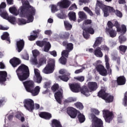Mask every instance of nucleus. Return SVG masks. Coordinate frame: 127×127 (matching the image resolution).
Instances as JSON below:
<instances>
[{"mask_svg":"<svg viewBox=\"0 0 127 127\" xmlns=\"http://www.w3.org/2000/svg\"><path fill=\"white\" fill-rule=\"evenodd\" d=\"M63 38L68 39L70 37V33L69 32H65L62 36Z\"/></svg>","mask_w":127,"mask_h":127,"instance_id":"nucleus-63","label":"nucleus"},{"mask_svg":"<svg viewBox=\"0 0 127 127\" xmlns=\"http://www.w3.org/2000/svg\"><path fill=\"white\" fill-rule=\"evenodd\" d=\"M83 10H84V11H86V12H87V13H88V14H89L90 16H93V15H94L93 11H92V10H91V9H89L88 6L84 7Z\"/></svg>","mask_w":127,"mask_h":127,"instance_id":"nucleus-45","label":"nucleus"},{"mask_svg":"<svg viewBox=\"0 0 127 127\" xmlns=\"http://www.w3.org/2000/svg\"><path fill=\"white\" fill-rule=\"evenodd\" d=\"M66 113L71 119H75L80 111L73 107H68L66 109Z\"/></svg>","mask_w":127,"mask_h":127,"instance_id":"nucleus-9","label":"nucleus"},{"mask_svg":"<svg viewBox=\"0 0 127 127\" xmlns=\"http://www.w3.org/2000/svg\"><path fill=\"white\" fill-rule=\"evenodd\" d=\"M40 92V87L39 86H37L33 89H32L30 91L28 92V93H31L32 96H37L39 92Z\"/></svg>","mask_w":127,"mask_h":127,"instance_id":"nucleus-25","label":"nucleus"},{"mask_svg":"<svg viewBox=\"0 0 127 127\" xmlns=\"http://www.w3.org/2000/svg\"><path fill=\"white\" fill-rule=\"evenodd\" d=\"M1 39L2 40H6L8 41L9 43H10V38H9V34L7 32H4L2 35L1 36Z\"/></svg>","mask_w":127,"mask_h":127,"instance_id":"nucleus-31","label":"nucleus"},{"mask_svg":"<svg viewBox=\"0 0 127 127\" xmlns=\"http://www.w3.org/2000/svg\"><path fill=\"white\" fill-rule=\"evenodd\" d=\"M28 22L26 21V20L24 18H19L18 19V24L19 25H23V24H26Z\"/></svg>","mask_w":127,"mask_h":127,"instance_id":"nucleus-47","label":"nucleus"},{"mask_svg":"<svg viewBox=\"0 0 127 127\" xmlns=\"http://www.w3.org/2000/svg\"><path fill=\"white\" fill-rule=\"evenodd\" d=\"M76 98H74L72 97L68 98L67 100H65V103H72L73 102H76Z\"/></svg>","mask_w":127,"mask_h":127,"instance_id":"nucleus-54","label":"nucleus"},{"mask_svg":"<svg viewBox=\"0 0 127 127\" xmlns=\"http://www.w3.org/2000/svg\"><path fill=\"white\" fill-rule=\"evenodd\" d=\"M9 11L10 12V13H12V14H13L14 15H18V12H17V9H16V7H10L9 8Z\"/></svg>","mask_w":127,"mask_h":127,"instance_id":"nucleus-35","label":"nucleus"},{"mask_svg":"<svg viewBox=\"0 0 127 127\" xmlns=\"http://www.w3.org/2000/svg\"><path fill=\"white\" fill-rule=\"evenodd\" d=\"M9 63L11 64L12 67L15 68V67H17L18 65L21 64V61L17 58H13V59L10 60Z\"/></svg>","mask_w":127,"mask_h":127,"instance_id":"nucleus-18","label":"nucleus"},{"mask_svg":"<svg viewBox=\"0 0 127 127\" xmlns=\"http://www.w3.org/2000/svg\"><path fill=\"white\" fill-rule=\"evenodd\" d=\"M99 74L101 75V76H107V75H108V71L104 68L99 72Z\"/></svg>","mask_w":127,"mask_h":127,"instance_id":"nucleus-55","label":"nucleus"},{"mask_svg":"<svg viewBox=\"0 0 127 127\" xmlns=\"http://www.w3.org/2000/svg\"><path fill=\"white\" fill-rule=\"evenodd\" d=\"M60 74H61L62 75L59 76V78L64 82H68L70 80V73H66L64 74V70L61 69L59 71Z\"/></svg>","mask_w":127,"mask_h":127,"instance_id":"nucleus-11","label":"nucleus"},{"mask_svg":"<svg viewBox=\"0 0 127 127\" xmlns=\"http://www.w3.org/2000/svg\"><path fill=\"white\" fill-rule=\"evenodd\" d=\"M96 6H99L100 8H101V9H102V11L103 12V13H104V16L105 17V11H104V10L105 9V8H106V7H107V6H110L104 5V4H103V3L101 2L100 1L97 0L96 3Z\"/></svg>","mask_w":127,"mask_h":127,"instance_id":"nucleus-30","label":"nucleus"},{"mask_svg":"<svg viewBox=\"0 0 127 127\" xmlns=\"http://www.w3.org/2000/svg\"><path fill=\"white\" fill-rule=\"evenodd\" d=\"M38 37V36L37 34L33 35H31L30 36L28 37V39L30 40V41H33L35 40L36 38Z\"/></svg>","mask_w":127,"mask_h":127,"instance_id":"nucleus-53","label":"nucleus"},{"mask_svg":"<svg viewBox=\"0 0 127 127\" xmlns=\"http://www.w3.org/2000/svg\"><path fill=\"white\" fill-rule=\"evenodd\" d=\"M50 48H51V44H50V43H49V42L46 41V43L44 45V51L45 52H48V51H49V50H50Z\"/></svg>","mask_w":127,"mask_h":127,"instance_id":"nucleus-38","label":"nucleus"},{"mask_svg":"<svg viewBox=\"0 0 127 127\" xmlns=\"http://www.w3.org/2000/svg\"><path fill=\"white\" fill-rule=\"evenodd\" d=\"M64 27L66 29V30H71L72 29V25L69 22L67 21H64Z\"/></svg>","mask_w":127,"mask_h":127,"instance_id":"nucleus-41","label":"nucleus"},{"mask_svg":"<svg viewBox=\"0 0 127 127\" xmlns=\"http://www.w3.org/2000/svg\"><path fill=\"white\" fill-rule=\"evenodd\" d=\"M90 117L93 121L92 127H104V123H103V121L101 119L98 118L93 113L90 114Z\"/></svg>","mask_w":127,"mask_h":127,"instance_id":"nucleus-5","label":"nucleus"},{"mask_svg":"<svg viewBox=\"0 0 127 127\" xmlns=\"http://www.w3.org/2000/svg\"><path fill=\"white\" fill-rule=\"evenodd\" d=\"M55 98L57 102L59 104H61L62 103V98H63V94L61 91H58L55 93Z\"/></svg>","mask_w":127,"mask_h":127,"instance_id":"nucleus-24","label":"nucleus"},{"mask_svg":"<svg viewBox=\"0 0 127 127\" xmlns=\"http://www.w3.org/2000/svg\"><path fill=\"white\" fill-rule=\"evenodd\" d=\"M121 27V33H123V34H126L127 32V26H126L125 25H122Z\"/></svg>","mask_w":127,"mask_h":127,"instance_id":"nucleus-58","label":"nucleus"},{"mask_svg":"<svg viewBox=\"0 0 127 127\" xmlns=\"http://www.w3.org/2000/svg\"><path fill=\"white\" fill-rule=\"evenodd\" d=\"M93 53L96 57H98L99 58H102V57L103 56V52H102V49L100 47L96 48L94 50Z\"/></svg>","mask_w":127,"mask_h":127,"instance_id":"nucleus-23","label":"nucleus"},{"mask_svg":"<svg viewBox=\"0 0 127 127\" xmlns=\"http://www.w3.org/2000/svg\"><path fill=\"white\" fill-rule=\"evenodd\" d=\"M58 4L55 5V4H52L51 5V11L52 13H55V12L58 11L59 10V9H58Z\"/></svg>","mask_w":127,"mask_h":127,"instance_id":"nucleus-42","label":"nucleus"},{"mask_svg":"<svg viewBox=\"0 0 127 127\" xmlns=\"http://www.w3.org/2000/svg\"><path fill=\"white\" fill-rule=\"evenodd\" d=\"M106 32L109 34L110 37H112V38H114V37L117 36V31L113 29H107Z\"/></svg>","mask_w":127,"mask_h":127,"instance_id":"nucleus-33","label":"nucleus"},{"mask_svg":"<svg viewBox=\"0 0 127 127\" xmlns=\"http://www.w3.org/2000/svg\"><path fill=\"white\" fill-rule=\"evenodd\" d=\"M106 103H112L114 101V96L108 93L107 96L104 99Z\"/></svg>","mask_w":127,"mask_h":127,"instance_id":"nucleus-34","label":"nucleus"},{"mask_svg":"<svg viewBox=\"0 0 127 127\" xmlns=\"http://www.w3.org/2000/svg\"><path fill=\"white\" fill-rule=\"evenodd\" d=\"M68 85L71 91L73 93H79L80 92L81 86L78 83H69Z\"/></svg>","mask_w":127,"mask_h":127,"instance_id":"nucleus-13","label":"nucleus"},{"mask_svg":"<svg viewBox=\"0 0 127 127\" xmlns=\"http://www.w3.org/2000/svg\"><path fill=\"white\" fill-rule=\"evenodd\" d=\"M56 15L57 17L59 18H61V19H63L64 18H65V14L63 13H60L56 14Z\"/></svg>","mask_w":127,"mask_h":127,"instance_id":"nucleus-61","label":"nucleus"},{"mask_svg":"<svg viewBox=\"0 0 127 127\" xmlns=\"http://www.w3.org/2000/svg\"><path fill=\"white\" fill-rule=\"evenodd\" d=\"M102 40H103V38L99 37L96 38L95 42L93 46V48H96L98 47L102 43Z\"/></svg>","mask_w":127,"mask_h":127,"instance_id":"nucleus-32","label":"nucleus"},{"mask_svg":"<svg viewBox=\"0 0 127 127\" xmlns=\"http://www.w3.org/2000/svg\"><path fill=\"white\" fill-rule=\"evenodd\" d=\"M24 107L31 113H33L34 110V101L32 99H28L24 101Z\"/></svg>","mask_w":127,"mask_h":127,"instance_id":"nucleus-7","label":"nucleus"},{"mask_svg":"<svg viewBox=\"0 0 127 127\" xmlns=\"http://www.w3.org/2000/svg\"><path fill=\"white\" fill-rule=\"evenodd\" d=\"M63 45L65 47V50L71 52L74 49V45L72 43H68L67 41L63 42Z\"/></svg>","mask_w":127,"mask_h":127,"instance_id":"nucleus-17","label":"nucleus"},{"mask_svg":"<svg viewBox=\"0 0 127 127\" xmlns=\"http://www.w3.org/2000/svg\"><path fill=\"white\" fill-rule=\"evenodd\" d=\"M117 85L118 86H123L126 84L127 82V79L125 76L122 75L119 76L117 79Z\"/></svg>","mask_w":127,"mask_h":127,"instance_id":"nucleus-21","label":"nucleus"},{"mask_svg":"<svg viewBox=\"0 0 127 127\" xmlns=\"http://www.w3.org/2000/svg\"><path fill=\"white\" fill-rule=\"evenodd\" d=\"M68 17L71 21H76L77 19L76 13L74 11H70L68 14Z\"/></svg>","mask_w":127,"mask_h":127,"instance_id":"nucleus-28","label":"nucleus"},{"mask_svg":"<svg viewBox=\"0 0 127 127\" xmlns=\"http://www.w3.org/2000/svg\"><path fill=\"white\" fill-rule=\"evenodd\" d=\"M39 116L45 120H50L52 118V115L48 112H41L39 114Z\"/></svg>","mask_w":127,"mask_h":127,"instance_id":"nucleus-22","label":"nucleus"},{"mask_svg":"<svg viewBox=\"0 0 127 127\" xmlns=\"http://www.w3.org/2000/svg\"><path fill=\"white\" fill-rule=\"evenodd\" d=\"M58 89H59V85L57 83L54 84L51 87L52 91L53 92H56Z\"/></svg>","mask_w":127,"mask_h":127,"instance_id":"nucleus-51","label":"nucleus"},{"mask_svg":"<svg viewBox=\"0 0 127 127\" xmlns=\"http://www.w3.org/2000/svg\"><path fill=\"white\" fill-rule=\"evenodd\" d=\"M23 84L27 92L30 91V90H32V89H34V87H35L34 81L32 80H28L23 82Z\"/></svg>","mask_w":127,"mask_h":127,"instance_id":"nucleus-10","label":"nucleus"},{"mask_svg":"<svg viewBox=\"0 0 127 127\" xmlns=\"http://www.w3.org/2000/svg\"><path fill=\"white\" fill-rule=\"evenodd\" d=\"M94 33L95 30H94V29L92 27V26H90L83 29L82 35L85 39H89L90 34H94Z\"/></svg>","mask_w":127,"mask_h":127,"instance_id":"nucleus-8","label":"nucleus"},{"mask_svg":"<svg viewBox=\"0 0 127 127\" xmlns=\"http://www.w3.org/2000/svg\"><path fill=\"white\" fill-rule=\"evenodd\" d=\"M16 73L20 81H25L29 77V68L24 64H21L16 70Z\"/></svg>","mask_w":127,"mask_h":127,"instance_id":"nucleus-2","label":"nucleus"},{"mask_svg":"<svg viewBox=\"0 0 127 127\" xmlns=\"http://www.w3.org/2000/svg\"><path fill=\"white\" fill-rule=\"evenodd\" d=\"M119 50L120 53L122 55H124L126 54L127 50V46L126 45H121L119 47Z\"/></svg>","mask_w":127,"mask_h":127,"instance_id":"nucleus-29","label":"nucleus"},{"mask_svg":"<svg viewBox=\"0 0 127 127\" xmlns=\"http://www.w3.org/2000/svg\"><path fill=\"white\" fill-rule=\"evenodd\" d=\"M24 40L23 39L20 40L16 42V50L18 52L20 53L23 50V48H24Z\"/></svg>","mask_w":127,"mask_h":127,"instance_id":"nucleus-15","label":"nucleus"},{"mask_svg":"<svg viewBox=\"0 0 127 127\" xmlns=\"http://www.w3.org/2000/svg\"><path fill=\"white\" fill-rule=\"evenodd\" d=\"M44 64H46V59L44 57L41 58L39 59V66H42V65H44Z\"/></svg>","mask_w":127,"mask_h":127,"instance_id":"nucleus-48","label":"nucleus"},{"mask_svg":"<svg viewBox=\"0 0 127 127\" xmlns=\"http://www.w3.org/2000/svg\"><path fill=\"white\" fill-rule=\"evenodd\" d=\"M69 53H70L69 51L67 50H64L62 52V56H64V57H66V58H68V56H69Z\"/></svg>","mask_w":127,"mask_h":127,"instance_id":"nucleus-49","label":"nucleus"},{"mask_svg":"<svg viewBox=\"0 0 127 127\" xmlns=\"http://www.w3.org/2000/svg\"><path fill=\"white\" fill-rule=\"evenodd\" d=\"M54 67H55V61L54 60H51L44 68L43 72L45 74L53 73V71H54Z\"/></svg>","mask_w":127,"mask_h":127,"instance_id":"nucleus-4","label":"nucleus"},{"mask_svg":"<svg viewBox=\"0 0 127 127\" xmlns=\"http://www.w3.org/2000/svg\"><path fill=\"white\" fill-rule=\"evenodd\" d=\"M46 43V41H37L36 42V44L37 46H39V47H43L44 45H45V44Z\"/></svg>","mask_w":127,"mask_h":127,"instance_id":"nucleus-44","label":"nucleus"},{"mask_svg":"<svg viewBox=\"0 0 127 127\" xmlns=\"http://www.w3.org/2000/svg\"><path fill=\"white\" fill-rule=\"evenodd\" d=\"M71 5V1L69 0H61L58 2V5L60 8H68Z\"/></svg>","mask_w":127,"mask_h":127,"instance_id":"nucleus-12","label":"nucleus"},{"mask_svg":"<svg viewBox=\"0 0 127 127\" xmlns=\"http://www.w3.org/2000/svg\"><path fill=\"white\" fill-rule=\"evenodd\" d=\"M32 53L34 58H36V57L39 55V51H38L37 50L32 51Z\"/></svg>","mask_w":127,"mask_h":127,"instance_id":"nucleus-60","label":"nucleus"},{"mask_svg":"<svg viewBox=\"0 0 127 127\" xmlns=\"http://www.w3.org/2000/svg\"><path fill=\"white\" fill-rule=\"evenodd\" d=\"M74 106L77 109H78V110H83V109H84V106L81 102H76L74 103Z\"/></svg>","mask_w":127,"mask_h":127,"instance_id":"nucleus-46","label":"nucleus"},{"mask_svg":"<svg viewBox=\"0 0 127 127\" xmlns=\"http://www.w3.org/2000/svg\"><path fill=\"white\" fill-rule=\"evenodd\" d=\"M20 14L23 17H26L28 22H32L34 19V15L36 13V9L30 5L28 0H25L23 3V6L20 7Z\"/></svg>","mask_w":127,"mask_h":127,"instance_id":"nucleus-1","label":"nucleus"},{"mask_svg":"<svg viewBox=\"0 0 127 127\" xmlns=\"http://www.w3.org/2000/svg\"><path fill=\"white\" fill-rule=\"evenodd\" d=\"M78 114H79L77 116V118L78 119L79 123H84V122H85V120H86V118H85V116L81 113L80 112Z\"/></svg>","mask_w":127,"mask_h":127,"instance_id":"nucleus-37","label":"nucleus"},{"mask_svg":"<svg viewBox=\"0 0 127 127\" xmlns=\"http://www.w3.org/2000/svg\"><path fill=\"white\" fill-rule=\"evenodd\" d=\"M87 87L90 92H94L98 89V83L96 82H89L87 83Z\"/></svg>","mask_w":127,"mask_h":127,"instance_id":"nucleus-16","label":"nucleus"},{"mask_svg":"<svg viewBox=\"0 0 127 127\" xmlns=\"http://www.w3.org/2000/svg\"><path fill=\"white\" fill-rule=\"evenodd\" d=\"M105 17H108L110 15V13H115L117 16L120 17V18L123 17V13L118 10H115L112 6H107L105 7L104 9Z\"/></svg>","mask_w":127,"mask_h":127,"instance_id":"nucleus-3","label":"nucleus"},{"mask_svg":"<svg viewBox=\"0 0 127 127\" xmlns=\"http://www.w3.org/2000/svg\"><path fill=\"white\" fill-rule=\"evenodd\" d=\"M119 41L120 44H123V43H125V42L127 41V37L123 35H121L119 37Z\"/></svg>","mask_w":127,"mask_h":127,"instance_id":"nucleus-40","label":"nucleus"},{"mask_svg":"<svg viewBox=\"0 0 127 127\" xmlns=\"http://www.w3.org/2000/svg\"><path fill=\"white\" fill-rule=\"evenodd\" d=\"M105 68V67H104V65H102V64H99L96 66V70L98 72H99V73L102 71L104 68Z\"/></svg>","mask_w":127,"mask_h":127,"instance_id":"nucleus-57","label":"nucleus"},{"mask_svg":"<svg viewBox=\"0 0 127 127\" xmlns=\"http://www.w3.org/2000/svg\"><path fill=\"white\" fill-rule=\"evenodd\" d=\"M51 126L52 127H63L61 124V122L57 119H53L52 121Z\"/></svg>","mask_w":127,"mask_h":127,"instance_id":"nucleus-27","label":"nucleus"},{"mask_svg":"<svg viewBox=\"0 0 127 127\" xmlns=\"http://www.w3.org/2000/svg\"><path fill=\"white\" fill-rule=\"evenodd\" d=\"M100 48L101 50H104V51H110V48L105 45H101Z\"/></svg>","mask_w":127,"mask_h":127,"instance_id":"nucleus-59","label":"nucleus"},{"mask_svg":"<svg viewBox=\"0 0 127 127\" xmlns=\"http://www.w3.org/2000/svg\"><path fill=\"white\" fill-rule=\"evenodd\" d=\"M7 78V72L5 71H0V84L5 85V81Z\"/></svg>","mask_w":127,"mask_h":127,"instance_id":"nucleus-14","label":"nucleus"},{"mask_svg":"<svg viewBox=\"0 0 127 127\" xmlns=\"http://www.w3.org/2000/svg\"><path fill=\"white\" fill-rule=\"evenodd\" d=\"M74 79L79 81V82H84L85 81V77L83 76H77L74 77Z\"/></svg>","mask_w":127,"mask_h":127,"instance_id":"nucleus-52","label":"nucleus"},{"mask_svg":"<svg viewBox=\"0 0 127 127\" xmlns=\"http://www.w3.org/2000/svg\"><path fill=\"white\" fill-rule=\"evenodd\" d=\"M59 62L63 65H66L67 64V59L64 56H62L59 59Z\"/></svg>","mask_w":127,"mask_h":127,"instance_id":"nucleus-43","label":"nucleus"},{"mask_svg":"<svg viewBox=\"0 0 127 127\" xmlns=\"http://www.w3.org/2000/svg\"><path fill=\"white\" fill-rule=\"evenodd\" d=\"M34 73L36 76L35 81L38 84H40L42 81V76L40 75L39 70L37 68L34 69Z\"/></svg>","mask_w":127,"mask_h":127,"instance_id":"nucleus-20","label":"nucleus"},{"mask_svg":"<svg viewBox=\"0 0 127 127\" xmlns=\"http://www.w3.org/2000/svg\"><path fill=\"white\" fill-rule=\"evenodd\" d=\"M50 85H51V82L50 81L47 82L45 83L44 87L46 89H48V88H50Z\"/></svg>","mask_w":127,"mask_h":127,"instance_id":"nucleus-64","label":"nucleus"},{"mask_svg":"<svg viewBox=\"0 0 127 127\" xmlns=\"http://www.w3.org/2000/svg\"><path fill=\"white\" fill-rule=\"evenodd\" d=\"M7 19L9 21V22H11V23H12L15 21V17L13 16H8Z\"/></svg>","mask_w":127,"mask_h":127,"instance_id":"nucleus-62","label":"nucleus"},{"mask_svg":"<svg viewBox=\"0 0 127 127\" xmlns=\"http://www.w3.org/2000/svg\"><path fill=\"white\" fill-rule=\"evenodd\" d=\"M5 7H6V4L4 2H2L0 4V11L5 10Z\"/></svg>","mask_w":127,"mask_h":127,"instance_id":"nucleus-56","label":"nucleus"},{"mask_svg":"<svg viewBox=\"0 0 127 127\" xmlns=\"http://www.w3.org/2000/svg\"><path fill=\"white\" fill-rule=\"evenodd\" d=\"M79 18L80 19H87V14L83 11H80L78 12Z\"/></svg>","mask_w":127,"mask_h":127,"instance_id":"nucleus-36","label":"nucleus"},{"mask_svg":"<svg viewBox=\"0 0 127 127\" xmlns=\"http://www.w3.org/2000/svg\"><path fill=\"white\" fill-rule=\"evenodd\" d=\"M102 112L103 118L106 123L110 124L114 119V113L108 110H104Z\"/></svg>","mask_w":127,"mask_h":127,"instance_id":"nucleus-6","label":"nucleus"},{"mask_svg":"<svg viewBox=\"0 0 127 127\" xmlns=\"http://www.w3.org/2000/svg\"><path fill=\"white\" fill-rule=\"evenodd\" d=\"M80 91L81 94H83V95H84L86 97H89L90 95V93H91V91L87 86L84 85L82 87H80Z\"/></svg>","mask_w":127,"mask_h":127,"instance_id":"nucleus-19","label":"nucleus"},{"mask_svg":"<svg viewBox=\"0 0 127 127\" xmlns=\"http://www.w3.org/2000/svg\"><path fill=\"white\" fill-rule=\"evenodd\" d=\"M107 95L108 93L106 92V89H101L99 92H98L97 96L104 100V99H106V97H107Z\"/></svg>","mask_w":127,"mask_h":127,"instance_id":"nucleus-26","label":"nucleus"},{"mask_svg":"<svg viewBox=\"0 0 127 127\" xmlns=\"http://www.w3.org/2000/svg\"><path fill=\"white\" fill-rule=\"evenodd\" d=\"M0 15L4 19H7V18L8 17V14H7V12H6L5 10L0 11Z\"/></svg>","mask_w":127,"mask_h":127,"instance_id":"nucleus-39","label":"nucleus"},{"mask_svg":"<svg viewBox=\"0 0 127 127\" xmlns=\"http://www.w3.org/2000/svg\"><path fill=\"white\" fill-rule=\"evenodd\" d=\"M108 28H106V31L108 30V29H113L114 27V24L111 21H109L107 23Z\"/></svg>","mask_w":127,"mask_h":127,"instance_id":"nucleus-50","label":"nucleus"}]
</instances>
